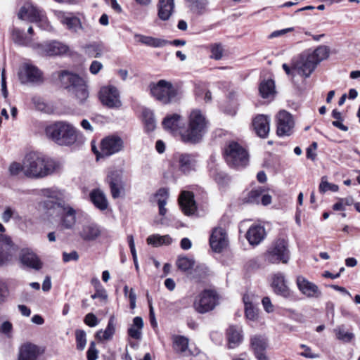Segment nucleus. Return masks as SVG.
I'll return each mask as SVG.
<instances>
[{"label":"nucleus","mask_w":360,"mask_h":360,"mask_svg":"<svg viewBox=\"0 0 360 360\" xmlns=\"http://www.w3.org/2000/svg\"><path fill=\"white\" fill-rule=\"evenodd\" d=\"M265 260L271 264H287L290 258L288 243L284 238H278L271 243L264 254Z\"/></svg>","instance_id":"nucleus-7"},{"label":"nucleus","mask_w":360,"mask_h":360,"mask_svg":"<svg viewBox=\"0 0 360 360\" xmlns=\"http://www.w3.org/2000/svg\"><path fill=\"white\" fill-rule=\"evenodd\" d=\"M210 175L214 181L220 186H224L229 181V176L217 168L210 170Z\"/></svg>","instance_id":"nucleus-48"},{"label":"nucleus","mask_w":360,"mask_h":360,"mask_svg":"<svg viewBox=\"0 0 360 360\" xmlns=\"http://www.w3.org/2000/svg\"><path fill=\"white\" fill-rule=\"evenodd\" d=\"M60 225L65 229H71L76 223V210L68 204L63 203L58 212Z\"/></svg>","instance_id":"nucleus-16"},{"label":"nucleus","mask_w":360,"mask_h":360,"mask_svg":"<svg viewBox=\"0 0 360 360\" xmlns=\"http://www.w3.org/2000/svg\"><path fill=\"white\" fill-rule=\"evenodd\" d=\"M38 355L39 349L37 346L28 342L20 347L18 360H36Z\"/></svg>","instance_id":"nucleus-33"},{"label":"nucleus","mask_w":360,"mask_h":360,"mask_svg":"<svg viewBox=\"0 0 360 360\" xmlns=\"http://www.w3.org/2000/svg\"><path fill=\"white\" fill-rule=\"evenodd\" d=\"M250 346L254 353L264 352L267 347V340L262 335H255L250 339Z\"/></svg>","instance_id":"nucleus-44"},{"label":"nucleus","mask_w":360,"mask_h":360,"mask_svg":"<svg viewBox=\"0 0 360 360\" xmlns=\"http://www.w3.org/2000/svg\"><path fill=\"white\" fill-rule=\"evenodd\" d=\"M134 38L137 42L153 48H161L169 45L168 40L151 36L135 34Z\"/></svg>","instance_id":"nucleus-30"},{"label":"nucleus","mask_w":360,"mask_h":360,"mask_svg":"<svg viewBox=\"0 0 360 360\" xmlns=\"http://www.w3.org/2000/svg\"><path fill=\"white\" fill-rule=\"evenodd\" d=\"M90 198L94 205L101 210L107 209L108 203L105 195L99 189L94 190L90 193Z\"/></svg>","instance_id":"nucleus-37"},{"label":"nucleus","mask_w":360,"mask_h":360,"mask_svg":"<svg viewBox=\"0 0 360 360\" xmlns=\"http://www.w3.org/2000/svg\"><path fill=\"white\" fill-rule=\"evenodd\" d=\"M296 283L300 291L307 297H318L321 292L319 287L302 276H298Z\"/></svg>","instance_id":"nucleus-19"},{"label":"nucleus","mask_w":360,"mask_h":360,"mask_svg":"<svg viewBox=\"0 0 360 360\" xmlns=\"http://www.w3.org/2000/svg\"><path fill=\"white\" fill-rule=\"evenodd\" d=\"M354 203V199L352 196L344 198H340L338 201L333 206L334 210H344L345 206L351 205Z\"/></svg>","instance_id":"nucleus-53"},{"label":"nucleus","mask_w":360,"mask_h":360,"mask_svg":"<svg viewBox=\"0 0 360 360\" xmlns=\"http://www.w3.org/2000/svg\"><path fill=\"white\" fill-rule=\"evenodd\" d=\"M259 90L260 95L264 98L273 96L276 93L274 82L272 79H268L262 82L259 85Z\"/></svg>","instance_id":"nucleus-43"},{"label":"nucleus","mask_w":360,"mask_h":360,"mask_svg":"<svg viewBox=\"0 0 360 360\" xmlns=\"http://www.w3.org/2000/svg\"><path fill=\"white\" fill-rule=\"evenodd\" d=\"M158 15L162 20H167L174 10V0H159Z\"/></svg>","instance_id":"nucleus-34"},{"label":"nucleus","mask_w":360,"mask_h":360,"mask_svg":"<svg viewBox=\"0 0 360 360\" xmlns=\"http://www.w3.org/2000/svg\"><path fill=\"white\" fill-rule=\"evenodd\" d=\"M33 50L41 56H54L67 53L68 46L58 41L53 40L37 43L33 45Z\"/></svg>","instance_id":"nucleus-13"},{"label":"nucleus","mask_w":360,"mask_h":360,"mask_svg":"<svg viewBox=\"0 0 360 360\" xmlns=\"http://www.w3.org/2000/svg\"><path fill=\"white\" fill-rule=\"evenodd\" d=\"M210 245L215 252H221L229 245V238L226 231L221 227H215L212 229L210 237Z\"/></svg>","instance_id":"nucleus-15"},{"label":"nucleus","mask_w":360,"mask_h":360,"mask_svg":"<svg viewBox=\"0 0 360 360\" xmlns=\"http://www.w3.org/2000/svg\"><path fill=\"white\" fill-rule=\"evenodd\" d=\"M127 239H128V243H129V245L130 248L131 253L133 257V260H134L136 270L139 271V267L138 261H137V255H136V249H135L134 237L132 235H130V236H128Z\"/></svg>","instance_id":"nucleus-58"},{"label":"nucleus","mask_w":360,"mask_h":360,"mask_svg":"<svg viewBox=\"0 0 360 360\" xmlns=\"http://www.w3.org/2000/svg\"><path fill=\"white\" fill-rule=\"evenodd\" d=\"M173 158L174 162L183 173L188 174L191 171L195 170V160L191 155L176 153Z\"/></svg>","instance_id":"nucleus-20"},{"label":"nucleus","mask_w":360,"mask_h":360,"mask_svg":"<svg viewBox=\"0 0 360 360\" xmlns=\"http://www.w3.org/2000/svg\"><path fill=\"white\" fill-rule=\"evenodd\" d=\"M102 233L101 229L96 223H88L82 225L79 236L84 241H94L98 238Z\"/></svg>","instance_id":"nucleus-22"},{"label":"nucleus","mask_w":360,"mask_h":360,"mask_svg":"<svg viewBox=\"0 0 360 360\" xmlns=\"http://www.w3.org/2000/svg\"><path fill=\"white\" fill-rule=\"evenodd\" d=\"M263 193V189L262 188H258L257 189L252 190L249 193V201L252 203L259 204L260 202L262 194Z\"/></svg>","instance_id":"nucleus-57"},{"label":"nucleus","mask_w":360,"mask_h":360,"mask_svg":"<svg viewBox=\"0 0 360 360\" xmlns=\"http://www.w3.org/2000/svg\"><path fill=\"white\" fill-rule=\"evenodd\" d=\"M319 189L321 193H326L328 191L337 192L339 190V186L336 184L328 182L325 176H323L321 178V181L319 184Z\"/></svg>","instance_id":"nucleus-52"},{"label":"nucleus","mask_w":360,"mask_h":360,"mask_svg":"<svg viewBox=\"0 0 360 360\" xmlns=\"http://www.w3.org/2000/svg\"><path fill=\"white\" fill-rule=\"evenodd\" d=\"M188 339L182 335H174L173 337V349L181 356L189 357L193 352L188 349Z\"/></svg>","instance_id":"nucleus-29"},{"label":"nucleus","mask_w":360,"mask_h":360,"mask_svg":"<svg viewBox=\"0 0 360 360\" xmlns=\"http://www.w3.org/2000/svg\"><path fill=\"white\" fill-rule=\"evenodd\" d=\"M86 333L83 330H77L75 331V338L77 343V349L79 350H83L86 345Z\"/></svg>","instance_id":"nucleus-51"},{"label":"nucleus","mask_w":360,"mask_h":360,"mask_svg":"<svg viewBox=\"0 0 360 360\" xmlns=\"http://www.w3.org/2000/svg\"><path fill=\"white\" fill-rule=\"evenodd\" d=\"M149 89L152 96L162 104H168L174 101L178 94L172 84L165 79L150 83Z\"/></svg>","instance_id":"nucleus-6"},{"label":"nucleus","mask_w":360,"mask_h":360,"mask_svg":"<svg viewBox=\"0 0 360 360\" xmlns=\"http://www.w3.org/2000/svg\"><path fill=\"white\" fill-rule=\"evenodd\" d=\"M59 168L58 162L51 159H46L36 153L27 154L24 159V175L29 178H42Z\"/></svg>","instance_id":"nucleus-1"},{"label":"nucleus","mask_w":360,"mask_h":360,"mask_svg":"<svg viewBox=\"0 0 360 360\" xmlns=\"http://www.w3.org/2000/svg\"><path fill=\"white\" fill-rule=\"evenodd\" d=\"M13 326L8 321H2L0 317V333L4 334L7 338L12 336Z\"/></svg>","instance_id":"nucleus-54"},{"label":"nucleus","mask_w":360,"mask_h":360,"mask_svg":"<svg viewBox=\"0 0 360 360\" xmlns=\"http://www.w3.org/2000/svg\"><path fill=\"white\" fill-rule=\"evenodd\" d=\"M98 354V351L96 348V344L94 342H91L86 352L87 360H96Z\"/></svg>","instance_id":"nucleus-62"},{"label":"nucleus","mask_w":360,"mask_h":360,"mask_svg":"<svg viewBox=\"0 0 360 360\" xmlns=\"http://www.w3.org/2000/svg\"><path fill=\"white\" fill-rule=\"evenodd\" d=\"M123 141L117 136L105 138L101 142V155L110 156L120 152L123 148Z\"/></svg>","instance_id":"nucleus-17"},{"label":"nucleus","mask_w":360,"mask_h":360,"mask_svg":"<svg viewBox=\"0 0 360 360\" xmlns=\"http://www.w3.org/2000/svg\"><path fill=\"white\" fill-rule=\"evenodd\" d=\"M187 7L194 14L202 15L207 11L208 0H185Z\"/></svg>","instance_id":"nucleus-36"},{"label":"nucleus","mask_w":360,"mask_h":360,"mask_svg":"<svg viewBox=\"0 0 360 360\" xmlns=\"http://www.w3.org/2000/svg\"><path fill=\"white\" fill-rule=\"evenodd\" d=\"M60 79L79 104H83L87 101L89 92L87 84L82 78L77 75L63 71L60 75Z\"/></svg>","instance_id":"nucleus-4"},{"label":"nucleus","mask_w":360,"mask_h":360,"mask_svg":"<svg viewBox=\"0 0 360 360\" xmlns=\"http://www.w3.org/2000/svg\"><path fill=\"white\" fill-rule=\"evenodd\" d=\"M143 120L147 132L153 131L155 129L156 122L151 110L145 109L143 111Z\"/></svg>","instance_id":"nucleus-45"},{"label":"nucleus","mask_w":360,"mask_h":360,"mask_svg":"<svg viewBox=\"0 0 360 360\" xmlns=\"http://www.w3.org/2000/svg\"><path fill=\"white\" fill-rule=\"evenodd\" d=\"M179 203L182 211L186 215L193 214L196 210L194 195L192 192L182 191L179 197Z\"/></svg>","instance_id":"nucleus-25"},{"label":"nucleus","mask_w":360,"mask_h":360,"mask_svg":"<svg viewBox=\"0 0 360 360\" xmlns=\"http://www.w3.org/2000/svg\"><path fill=\"white\" fill-rule=\"evenodd\" d=\"M57 16L60 22L65 25L71 32H77L83 28L80 20L75 16L66 15L62 11H58Z\"/></svg>","instance_id":"nucleus-31"},{"label":"nucleus","mask_w":360,"mask_h":360,"mask_svg":"<svg viewBox=\"0 0 360 360\" xmlns=\"http://www.w3.org/2000/svg\"><path fill=\"white\" fill-rule=\"evenodd\" d=\"M84 49L89 56L95 58H100L103 52V44L96 42L86 45Z\"/></svg>","instance_id":"nucleus-47"},{"label":"nucleus","mask_w":360,"mask_h":360,"mask_svg":"<svg viewBox=\"0 0 360 360\" xmlns=\"http://www.w3.org/2000/svg\"><path fill=\"white\" fill-rule=\"evenodd\" d=\"M11 34L13 41L17 45L31 47L33 49V45L37 44L33 42L31 37L26 36L23 30L19 28L13 27Z\"/></svg>","instance_id":"nucleus-32"},{"label":"nucleus","mask_w":360,"mask_h":360,"mask_svg":"<svg viewBox=\"0 0 360 360\" xmlns=\"http://www.w3.org/2000/svg\"><path fill=\"white\" fill-rule=\"evenodd\" d=\"M147 243L154 247L161 245H168L172 243V239L169 235L160 236L159 234H153L146 239Z\"/></svg>","instance_id":"nucleus-41"},{"label":"nucleus","mask_w":360,"mask_h":360,"mask_svg":"<svg viewBox=\"0 0 360 360\" xmlns=\"http://www.w3.org/2000/svg\"><path fill=\"white\" fill-rule=\"evenodd\" d=\"M84 323L90 327H94L97 326L98 321L93 313H89L85 316Z\"/></svg>","instance_id":"nucleus-64"},{"label":"nucleus","mask_w":360,"mask_h":360,"mask_svg":"<svg viewBox=\"0 0 360 360\" xmlns=\"http://www.w3.org/2000/svg\"><path fill=\"white\" fill-rule=\"evenodd\" d=\"M106 181L109 184L112 197L114 199L120 198L122 191L124 189L122 175L121 172H111L107 176Z\"/></svg>","instance_id":"nucleus-18"},{"label":"nucleus","mask_w":360,"mask_h":360,"mask_svg":"<svg viewBox=\"0 0 360 360\" xmlns=\"http://www.w3.org/2000/svg\"><path fill=\"white\" fill-rule=\"evenodd\" d=\"M211 52L210 58L219 60L222 58L224 46L221 43H214L210 45Z\"/></svg>","instance_id":"nucleus-50"},{"label":"nucleus","mask_w":360,"mask_h":360,"mask_svg":"<svg viewBox=\"0 0 360 360\" xmlns=\"http://www.w3.org/2000/svg\"><path fill=\"white\" fill-rule=\"evenodd\" d=\"M277 130L279 136H290L293 132L295 122L290 113L281 110L276 116Z\"/></svg>","instance_id":"nucleus-14"},{"label":"nucleus","mask_w":360,"mask_h":360,"mask_svg":"<svg viewBox=\"0 0 360 360\" xmlns=\"http://www.w3.org/2000/svg\"><path fill=\"white\" fill-rule=\"evenodd\" d=\"M42 195L49 199H58L60 193L58 191L53 188H45L41 191Z\"/></svg>","instance_id":"nucleus-63"},{"label":"nucleus","mask_w":360,"mask_h":360,"mask_svg":"<svg viewBox=\"0 0 360 360\" xmlns=\"http://www.w3.org/2000/svg\"><path fill=\"white\" fill-rule=\"evenodd\" d=\"M266 233L263 226L252 225L248 230L245 237L251 245H258L266 237Z\"/></svg>","instance_id":"nucleus-23"},{"label":"nucleus","mask_w":360,"mask_h":360,"mask_svg":"<svg viewBox=\"0 0 360 360\" xmlns=\"http://www.w3.org/2000/svg\"><path fill=\"white\" fill-rule=\"evenodd\" d=\"M98 98L102 105L108 108L118 109L122 105L120 93L118 89L112 85L102 86L98 92Z\"/></svg>","instance_id":"nucleus-9"},{"label":"nucleus","mask_w":360,"mask_h":360,"mask_svg":"<svg viewBox=\"0 0 360 360\" xmlns=\"http://www.w3.org/2000/svg\"><path fill=\"white\" fill-rule=\"evenodd\" d=\"M115 332V319H114V317L112 316L110 318V319L108 321V326H107L106 328L104 330H98L96 334V337L100 341L108 340L112 338Z\"/></svg>","instance_id":"nucleus-39"},{"label":"nucleus","mask_w":360,"mask_h":360,"mask_svg":"<svg viewBox=\"0 0 360 360\" xmlns=\"http://www.w3.org/2000/svg\"><path fill=\"white\" fill-rule=\"evenodd\" d=\"M245 317L250 321H256L258 318V311L253 305L245 308Z\"/></svg>","instance_id":"nucleus-61"},{"label":"nucleus","mask_w":360,"mask_h":360,"mask_svg":"<svg viewBox=\"0 0 360 360\" xmlns=\"http://www.w3.org/2000/svg\"><path fill=\"white\" fill-rule=\"evenodd\" d=\"M155 198H156L158 204L159 213L160 215L164 216L167 212L165 205L169 198L168 189L165 188H160L155 194Z\"/></svg>","instance_id":"nucleus-38"},{"label":"nucleus","mask_w":360,"mask_h":360,"mask_svg":"<svg viewBox=\"0 0 360 360\" xmlns=\"http://www.w3.org/2000/svg\"><path fill=\"white\" fill-rule=\"evenodd\" d=\"M207 275V268L204 265H198L194 269L193 277L198 280L205 278Z\"/></svg>","instance_id":"nucleus-60"},{"label":"nucleus","mask_w":360,"mask_h":360,"mask_svg":"<svg viewBox=\"0 0 360 360\" xmlns=\"http://www.w3.org/2000/svg\"><path fill=\"white\" fill-rule=\"evenodd\" d=\"M207 127V120L201 110H191L188 117V127L179 131L181 141L184 143L199 142Z\"/></svg>","instance_id":"nucleus-3"},{"label":"nucleus","mask_w":360,"mask_h":360,"mask_svg":"<svg viewBox=\"0 0 360 360\" xmlns=\"http://www.w3.org/2000/svg\"><path fill=\"white\" fill-rule=\"evenodd\" d=\"M252 125L259 137L266 138L270 130V118L264 115H258L254 118Z\"/></svg>","instance_id":"nucleus-26"},{"label":"nucleus","mask_w":360,"mask_h":360,"mask_svg":"<svg viewBox=\"0 0 360 360\" xmlns=\"http://www.w3.org/2000/svg\"><path fill=\"white\" fill-rule=\"evenodd\" d=\"M183 124L182 117L176 113L166 116L162 121L164 128L173 134H179Z\"/></svg>","instance_id":"nucleus-28"},{"label":"nucleus","mask_w":360,"mask_h":360,"mask_svg":"<svg viewBox=\"0 0 360 360\" xmlns=\"http://www.w3.org/2000/svg\"><path fill=\"white\" fill-rule=\"evenodd\" d=\"M195 265V261L192 258H188L187 257H179L176 260V266L177 267L183 271H187L191 269Z\"/></svg>","instance_id":"nucleus-49"},{"label":"nucleus","mask_w":360,"mask_h":360,"mask_svg":"<svg viewBox=\"0 0 360 360\" xmlns=\"http://www.w3.org/2000/svg\"><path fill=\"white\" fill-rule=\"evenodd\" d=\"M292 70L305 78L309 77L317 66L307 51L292 60Z\"/></svg>","instance_id":"nucleus-11"},{"label":"nucleus","mask_w":360,"mask_h":360,"mask_svg":"<svg viewBox=\"0 0 360 360\" xmlns=\"http://www.w3.org/2000/svg\"><path fill=\"white\" fill-rule=\"evenodd\" d=\"M91 297L93 300L99 299L101 304H105L108 300V294L103 288H100L96 289L95 293L93 294Z\"/></svg>","instance_id":"nucleus-56"},{"label":"nucleus","mask_w":360,"mask_h":360,"mask_svg":"<svg viewBox=\"0 0 360 360\" xmlns=\"http://www.w3.org/2000/svg\"><path fill=\"white\" fill-rule=\"evenodd\" d=\"M271 285L276 294L285 298L292 296V292L286 285L285 276L283 273L278 272L273 275Z\"/></svg>","instance_id":"nucleus-21"},{"label":"nucleus","mask_w":360,"mask_h":360,"mask_svg":"<svg viewBox=\"0 0 360 360\" xmlns=\"http://www.w3.org/2000/svg\"><path fill=\"white\" fill-rule=\"evenodd\" d=\"M224 153L226 162L232 167H243L248 163L247 151L236 142H231Z\"/></svg>","instance_id":"nucleus-8"},{"label":"nucleus","mask_w":360,"mask_h":360,"mask_svg":"<svg viewBox=\"0 0 360 360\" xmlns=\"http://www.w3.org/2000/svg\"><path fill=\"white\" fill-rule=\"evenodd\" d=\"M18 17L20 20H27L31 22L37 23L41 30L46 31L52 30L44 11L30 2L25 3L20 8Z\"/></svg>","instance_id":"nucleus-5"},{"label":"nucleus","mask_w":360,"mask_h":360,"mask_svg":"<svg viewBox=\"0 0 360 360\" xmlns=\"http://www.w3.org/2000/svg\"><path fill=\"white\" fill-rule=\"evenodd\" d=\"M143 327V319L140 316H136L133 319V324L128 329V335L135 340H139L141 338V330Z\"/></svg>","instance_id":"nucleus-42"},{"label":"nucleus","mask_w":360,"mask_h":360,"mask_svg":"<svg viewBox=\"0 0 360 360\" xmlns=\"http://www.w3.org/2000/svg\"><path fill=\"white\" fill-rule=\"evenodd\" d=\"M20 260L23 264L28 267L37 270L41 268V263L38 257L29 250H22Z\"/></svg>","instance_id":"nucleus-35"},{"label":"nucleus","mask_w":360,"mask_h":360,"mask_svg":"<svg viewBox=\"0 0 360 360\" xmlns=\"http://www.w3.org/2000/svg\"><path fill=\"white\" fill-rule=\"evenodd\" d=\"M333 332L335 334L336 338L344 342H349L354 338V334L346 331L345 327L343 325L337 326L333 330Z\"/></svg>","instance_id":"nucleus-46"},{"label":"nucleus","mask_w":360,"mask_h":360,"mask_svg":"<svg viewBox=\"0 0 360 360\" xmlns=\"http://www.w3.org/2000/svg\"><path fill=\"white\" fill-rule=\"evenodd\" d=\"M226 335L229 349L237 347L243 340L242 328L238 326H231L227 330Z\"/></svg>","instance_id":"nucleus-27"},{"label":"nucleus","mask_w":360,"mask_h":360,"mask_svg":"<svg viewBox=\"0 0 360 360\" xmlns=\"http://www.w3.org/2000/svg\"><path fill=\"white\" fill-rule=\"evenodd\" d=\"M46 136L59 146H70L77 140L78 131L70 123L56 122L46 127Z\"/></svg>","instance_id":"nucleus-2"},{"label":"nucleus","mask_w":360,"mask_h":360,"mask_svg":"<svg viewBox=\"0 0 360 360\" xmlns=\"http://www.w3.org/2000/svg\"><path fill=\"white\" fill-rule=\"evenodd\" d=\"M307 52L316 65L329 56V49L326 46H319L313 51H307Z\"/></svg>","instance_id":"nucleus-40"},{"label":"nucleus","mask_w":360,"mask_h":360,"mask_svg":"<svg viewBox=\"0 0 360 360\" xmlns=\"http://www.w3.org/2000/svg\"><path fill=\"white\" fill-rule=\"evenodd\" d=\"M13 245L9 237L0 234V266L11 260Z\"/></svg>","instance_id":"nucleus-24"},{"label":"nucleus","mask_w":360,"mask_h":360,"mask_svg":"<svg viewBox=\"0 0 360 360\" xmlns=\"http://www.w3.org/2000/svg\"><path fill=\"white\" fill-rule=\"evenodd\" d=\"M63 203L57 202L53 201V200H46L42 202V206L44 210L47 211V212H50L51 210H58L62 206Z\"/></svg>","instance_id":"nucleus-55"},{"label":"nucleus","mask_w":360,"mask_h":360,"mask_svg":"<svg viewBox=\"0 0 360 360\" xmlns=\"http://www.w3.org/2000/svg\"><path fill=\"white\" fill-rule=\"evenodd\" d=\"M9 173L11 176H18L20 172L24 173V162L20 164L19 162H12L8 168Z\"/></svg>","instance_id":"nucleus-59"},{"label":"nucleus","mask_w":360,"mask_h":360,"mask_svg":"<svg viewBox=\"0 0 360 360\" xmlns=\"http://www.w3.org/2000/svg\"><path fill=\"white\" fill-rule=\"evenodd\" d=\"M218 297L215 291L205 290L202 292L193 303L195 309L204 314L212 310L217 304Z\"/></svg>","instance_id":"nucleus-12"},{"label":"nucleus","mask_w":360,"mask_h":360,"mask_svg":"<svg viewBox=\"0 0 360 360\" xmlns=\"http://www.w3.org/2000/svg\"><path fill=\"white\" fill-rule=\"evenodd\" d=\"M18 77L22 84H41L44 80L43 72L37 66L29 63L20 67Z\"/></svg>","instance_id":"nucleus-10"}]
</instances>
